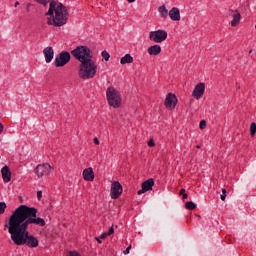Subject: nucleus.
Masks as SVG:
<instances>
[{
  "instance_id": "obj_1",
  "label": "nucleus",
  "mask_w": 256,
  "mask_h": 256,
  "mask_svg": "<svg viewBox=\"0 0 256 256\" xmlns=\"http://www.w3.org/2000/svg\"><path fill=\"white\" fill-rule=\"evenodd\" d=\"M37 213L38 211L35 207L20 205L9 217L8 224H5V228L8 229L14 245L38 247L39 240L29 234L27 230L30 225L45 227V220L43 218H37Z\"/></svg>"
},
{
  "instance_id": "obj_2",
  "label": "nucleus",
  "mask_w": 256,
  "mask_h": 256,
  "mask_svg": "<svg viewBox=\"0 0 256 256\" xmlns=\"http://www.w3.org/2000/svg\"><path fill=\"white\" fill-rule=\"evenodd\" d=\"M46 15H48L47 24L54 27H63L69 20V11L61 2L51 1Z\"/></svg>"
},
{
  "instance_id": "obj_3",
  "label": "nucleus",
  "mask_w": 256,
  "mask_h": 256,
  "mask_svg": "<svg viewBox=\"0 0 256 256\" xmlns=\"http://www.w3.org/2000/svg\"><path fill=\"white\" fill-rule=\"evenodd\" d=\"M97 75V64L95 61L90 60L88 62L80 63L78 67V77L87 81L88 79H93Z\"/></svg>"
},
{
  "instance_id": "obj_4",
  "label": "nucleus",
  "mask_w": 256,
  "mask_h": 256,
  "mask_svg": "<svg viewBox=\"0 0 256 256\" xmlns=\"http://www.w3.org/2000/svg\"><path fill=\"white\" fill-rule=\"evenodd\" d=\"M71 54L75 59L80 61V63H87L93 61V56L91 55V49L87 46H77L71 51Z\"/></svg>"
},
{
  "instance_id": "obj_5",
  "label": "nucleus",
  "mask_w": 256,
  "mask_h": 256,
  "mask_svg": "<svg viewBox=\"0 0 256 256\" xmlns=\"http://www.w3.org/2000/svg\"><path fill=\"white\" fill-rule=\"evenodd\" d=\"M106 97L110 107L117 109L121 107V94L114 87H108L106 90Z\"/></svg>"
},
{
  "instance_id": "obj_6",
  "label": "nucleus",
  "mask_w": 256,
  "mask_h": 256,
  "mask_svg": "<svg viewBox=\"0 0 256 256\" xmlns=\"http://www.w3.org/2000/svg\"><path fill=\"white\" fill-rule=\"evenodd\" d=\"M71 61V54L67 51H62L59 55L55 58V67H65L67 63Z\"/></svg>"
},
{
  "instance_id": "obj_7",
  "label": "nucleus",
  "mask_w": 256,
  "mask_h": 256,
  "mask_svg": "<svg viewBox=\"0 0 256 256\" xmlns=\"http://www.w3.org/2000/svg\"><path fill=\"white\" fill-rule=\"evenodd\" d=\"M150 41H154V43H163L167 39V31L165 30H156L151 31L149 33Z\"/></svg>"
},
{
  "instance_id": "obj_8",
  "label": "nucleus",
  "mask_w": 256,
  "mask_h": 256,
  "mask_svg": "<svg viewBox=\"0 0 256 256\" xmlns=\"http://www.w3.org/2000/svg\"><path fill=\"white\" fill-rule=\"evenodd\" d=\"M51 169H53V167H51L48 163L39 164L35 168L34 173L37 175L38 179H41V177L44 175H49V173H51Z\"/></svg>"
},
{
  "instance_id": "obj_9",
  "label": "nucleus",
  "mask_w": 256,
  "mask_h": 256,
  "mask_svg": "<svg viewBox=\"0 0 256 256\" xmlns=\"http://www.w3.org/2000/svg\"><path fill=\"white\" fill-rule=\"evenodd\" d=\"M123 193V186L121 183L115 181L111 185L110 195L112 199H119V196Z\"/></svg>"
},
{
  "instance_id": "obj_10",
  "label": "nucleus",
  "mask_w": 256,
  "mask_h": 256,
  "mask_svg": "<svg viewBox=\"0 0 256 256\" xmlns=\"http://www.w3.org/2000/svg\"><path fill=\"white\" fill-rule=\"evenodd\" d=\"M153 185H155V180H153V178L144 181L142 183V189L138 191V195H143V193H147V191H152Z\"/></svg>"
},
{
  "instance_id": "obj_11",
  "label": "nucleus",
  "mask_w": 256,
  "mask_h": 256,
  "mask_svg": "<svg viewBox=\"0 0 256 256\" xmlns=\"http://www.w3.org/2000/svg\"><path fill=\"white\" fill-rule=\"evenodd\" d=\"M204 93H205V83L200 82L198 85L195 86L192 92V97H195V99H201Z\"/></svg>"
},
{
  "instance_id": "obj_12",
  "label": "nucleus",
  "mask_w": 256,
  "mask_h": 256,
  "mask_svg": "<svg viewBox=\"0 0 256 256\" xmlns=\"http://www.w3.org/2000/svg\"><path fill=\"white\" fill-rule=\"evenodd\" d=\"M43 55L46 63H51L55 57V50H53V47L48 46L43 49Z\"/></svg>"
},
{
  "instance_id": "obj_13",
  "label": "nucleus",
  "mask_w": 256,
  "mask_h": 256,
  "mask_svg": "<svg viewBox=\"0 0 256 256\" xmlns=\"http://www.w3.org/2000/svg\"><path fill=\"white\" fill-rule=\"evenodd\" d=\"M175 105H177V96H175L172 93H169L165 99V106L168 109H173V108H175Z\"/></svg>"
},
{
  "instance_id": "obj_14",
  "label": "nucleus",
  "mask_w": 256,
  "mask_h": 256,
  "mask_svg": "<svg viewBox=\"0 0 256 256\" xmlns=\"http://www.w3.org/2000/svg\"><path fill=\"white\" fill-rule=\"evenodd\" d=\"M169 17L172 21H181V12L179 11V8L173 7L169 11Z\"/></svg>"
},
{
  "instance_id": "obj_15",
  "label": "nucleus",
  "mask_w": 256,
  "mask_h": 256,
  "mask_svg": "<svg viewBox=\"0 0 256 256\" xmlns=\"http://www.w3.org/2000/svg\"><path fill=\"white\" fill-rule=\"evenodd\" d=\"M1 173L4 183H9V181H11V170L9 169V166L2 167Z\"/></svg>"
},
{
  "instance_id": "obj_16",
  "label": "nucleus",
  "mask_w": 256,
  "mask_h": 256,
  "mask_svg": "<svg viewBox=\"0 0 256 256\" xmlns=\"http://www.w3.org/2000/svg\"><path fill=\"white\" fill-rule=\"evenodd\" d=\"M83 178L85 179V181H93V179H95V174L93 173V168L84 169Z\"/></svg>"
},
{
  "instance_id": "obj_17",
  "label": "nucleus",
  "mask_w": 256,
  "mask_h": 256,
  "mask_svg": "<svg viewBox=\"0 0 256 256\" xmlns=\"http://www.w3.org/2000/svg\"><path fill=\"white\" fill-rule=\"evenodd\" d=\"M232 17L233 20L231 21V26L237 27L238 23L241 21V13H239L237 10L232 11Z\"/></svg>"
},
{
  "instance_id": "obj_18",
  "label": "nucleus",
  "mask_w": 256,
  "mask_h": 256,
  "mask_svg": "<svg viewBox=\"0 0 256 256\" xmlns=\"http://www.w3.org/2000/svg\"><path fill=\"white\" fill-rule=\"evenodd\" d=\"M149 55H159L161 53V46L155 44L153 46H150L148 48Z\"/></svg>"
},
{
  "instance_id": "obj_19",
  "label": "nucleus",
  "mask_w": 256,
  "mask_h": 256,
  "mask_svg": "<svg viewBox=\"0 0 256 256\" xmlns=\"http://www.w3.org/2000/svg\"><path fill=\"white\" fill-rule=\"evenodd\" d=\"M158 12L160 13V17H162V19H167V17H169V10H167L165 5L160 6L158 8Z\"/></svg>"
},
{
  "instance_id": "obj_20",
  "label": "nucleus",
  "mask_w": 256,
  "mask_h": 256,
  "mask_svg": "<svg viewBox=\"0 0 256 256\" xmlns=\"http://www.w3.org/2000/svg\"><path fill=\"white\" fill-rule=\"evenodd\" d=\"M121 65H127V63H133V56L131 54H126L120 59Z\"/></svg>"
},
{
  "instance_id": "obj_21",
  "label": "nucleus",
  "mask_w": 256,
  "mask_h": 256,
  "mask_svg": "<svg viewBox=\"0 0 256 256\" xmlns=\"http://www.w3.org/2000/svg\"><path fill=\"white\" fill-rule=\"evenodd\" d=\"M186 209H189V211H193V209H197V204L194 202H186L185 204Z\"/></svg>"
},
{
  "instance_id": "obj_22",
  "label": "nucleus",
  "mask_w": 256,
  "mask_h": 256,
  "mask_svg": "<svg viewBox=\"0 0 256 256\" xmlns=\"http://www.w3.org/2000/svg\"><path fill=\"white\" fill-rule=\"evenodd\" d=\"M255 133H256V123L253 122L250 125V135H251V137H255Z\"/></svg>"
},
{
  "instance_id": "obj_23",
  "label": "nucleus",
  "mask_w": 256,
  "mask_h": 256,
  "mask_svg": "<svg viewBox=\"0 0 256 256\" xmlns=\"http://www.w3.org/2000/svg\"><path fill=\"white\" fill-rule=\"evenodd\" d=\"M5 209H7V204L5 202H0V215L5 213Z\"/></svg>"
},
{
  "instance_id": "obj_24",
  "label": "nucleus",
  "mask_w": 256,
  "mask_h": 256,
  "mask_svg": "<svg viewBox=\"0 0 256 256\" xmlns=\"http://www.w3.org/2000/svg\"><path fill=\"white\" fill-rule=\"evenodd\" d=\"M101 55H102L103 59L106 61H109V59L111 58V55H109V52H107L105 50L102 51Z\"/></svg>"
},
{
  "instance_id": "obj_25",
  "label": "nucleus",
  "mask_w": 256,
  "mask_h": 256,
  "mask_svg": "<svg viewBox=\"0 0 256 256\" xmlns=\"http://www.w3.org/2000/svg\"><path fill=\"white\" fill-rule=\"evenodd\" d=\"M220 199H221L222 201H225V199H227V190L222 189V194H221V196H220Z\"/></svg>"
},
{
  "instance_id": "obj_26",
  "label": "nucleus",
  "mask_w": 256,
  "mask_h": 256,
  "mask_svg": "<svg viewBox=\"0 0 256 256\" xmlns=\"http://www.w3.org/2000/svg\"><path fill=\"white\" fill-rule=\"evenodd\" d=\"M199 127L200 129H205V127H207V122L205 120L200 121Z\"/></svg>"
},
{
  "instance_id": "obj_27",
  "label": "nucleus",
  "mask_w": 256,
  "mask_h": 256,
  "mask_svg": "<svg viewBox=\"0 0 256 256\" xmlns=\"http://www.w3.org/2000/svg\"><path fill=\"white\" fill-rule=\"evenodd\" d=\"M113 233H115V229L113 228V226H111L107 232V235H113Z\"/></svg>"
},
{
  "instance_id": "obj_28",
  "label": "nucleus",
  "mask_w": 256,
  "mask_h": 256,
  "mask_svg": "<svg viewBox=\"0 0 256 256\" xmlns=\"http://www.w3.org/2000/svg\"><path fill=\"white\" fill-rule=\"evenodd\" d=\"M107 237H109V234H107V232H104L100 235V239H107Z\"/></svg>"
},
{
  "instance_id": "obj_29",
  "label": "nucleus",
  "mask_w": 256,
  "mask_h": 256,
  "mask_svg": "<svg viewBox=\"0 0 256 256\" xmlns=\"http://www.w3.org/2000/svg\"><path fill=\"white\" fill-rule=\"evenodd\" d=\"M148 146H149V147H155V142L153 141V139H150V140H149Z\"/></svg>"
},
{
  "instance_id": "obj_30",
  "label": "nucleus",
  "mask_w": 256,
  "mask_h": 256,
  "mask_svg": "<svg viewBox=\"0 0 256 256\" xmlns=\"http://www.w3.org/2000/svg\"><path fill=\"white\" fill-rule=\"evenodd\" d=\"M129 251H131V245L124 250V255H129Z\"/></svg>"
},
{
  "instance_id": "obj_31",
  "label": "nucleus",
  "mask_w": 256,
  "mask_h": 256,
  "mask_svg": "<svg viewBox=\"0 0 256 256\" xmlns=\"http://www.w3.org/2000/svg\"><path fill=\"white\" fill-rule=\"evenodd\" d=\"M42 197H43V192H42V191H38V192H37V198H38L39 200H41Z\"/></svg>"
},
{
  "instance_id": "obj_32",
  "label": "nucleus",
  "mask_w": 256,
  "mask_h": 256,
  "mask_svg": "<svg viewBox=\"0 0 256 256\" xmlns=\"http://www.w3.org/2000/svg\"><path fill=\"white\" fill-rule=\"evenodd\" d=\"M3 129H5V126L0 122V135L3 133Z\"/></svg>"
},
{
  "instance_id": "obj_33",
  "label": "nucleus",
  "mask_w": 256,
  "mask_h": 256,
  "mask_svg": "<svg viewBox=\"0 0 256 256\" xmlns=\"http://www.w3.org/2000/svg\"><path fill=\"white\" fill-rule=\"evenodd\" d=\"M93 141H94L95 145H99V138L95 137V138L93 139Z\"/></svg>"
},
{
  "instance_id": "obj_34",
  "label": "nucleus",
  "mask_w": 256,
  "mask_h": 256,
  "mask_svg": "<svg viewBox=\"0 0 256 256\" xmlns=\"http://www.w3.org/2000/svg\"><path fill=\"white\" fill-rule=\"evenodd\" d=\"M29 7H31V3H28L27 4V6H26V11L29 13V11H30V8Z\"/></svg>"
},
{
  "instance_id": "obj_35",
  "label": "nucleus",
  "mask_w": 256,
  "mask_h": 256,
  "mask_svg": "<svg viewBox=\"0 0 256 256\" xmlns=\"http://www.w3.org/2000/svg\"><path fill=\"white\" fill-rule=\"evenodd\" d=\"M186 193H185V189L184 188H182L181 190H180V195H185Z\"/></svg>"
},
{
  "instance_id": "obj_36",
  "label": "nucleus",
  "mask_w": 256,
  "mask_h": 256,
  "mask_svg": "<svg viewBox=\"0 0 256 256\" xmlns=\"http://www.w3.org/2000/svg\"><path fill=\"white\" fill-rule=\"evenodd\" d=\"M14 7H19V1H16Z\"/></svg>"
},
{
  "instance_id": "obj_37",
  "label": "nucleus",
  "mask_w": 256,
  "mask_h": 256,
  "mask_svg": "<svg viewBox=\"0 0 256 256\" xmlns=\"http://www.w3.org/2000/svg\"><path fill=\"white\" fill-rule=\"evenodd\" d=\"M182 199H183V200L187 199V194H183V195H182Z\"/></svg>"
},
{
  "instance_id": "obj_38",
  "label": "nucleus",
  "mask_w": 256,
  "mask_h": 256,
  "mask_svg": "<svg viewBox=\"0 0 256 256\" xmlns=\"http://www.w3.org/2000/svg\"><path fill=\"white\" fill-rule=\"evenodd\" d=\"M128 3H135V0H127Z\"/></svg>"
},
{
  "instance_id": "obj_39",
  "label": "nucleus",
  "mask_w": 256,
  "mask_h": 256,
  "mask_svg": "<svg viewBox=\"0 0 256 256\" xmlns=\"http://www.w3.org/2000/svg\"><path fill=\"white\" fill-rule=\"evenodd\" d=\"M96 241H98V243H101V239L99 238H96Z\"/></svg>"
},
{
  "instance_id": "obj_40",
  "label": "nucleus",
  "mask_w": 256,
  "mask_h": 256,
  "mask_svg": "<svg viewBox=\"0 0 256 256\" xmlns=\"http://www.w3.org/2000/svg\"><path fill=\"white\" fill-rule=\"evenodd\" d=\"M201 148V146H197V149H200Z\"/></svg>"
}]
</instances>
